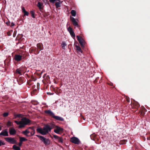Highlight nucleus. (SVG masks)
<instances>
[{
    "label": "nucleus",
    "instance_id": "nucleus-1",
    "mask_svg": "<svg viewBox=\"0 0 150 150\" xmlns=\"http://www.w3.org/2000/svg\"><path fill=\"white\" fill-rule=\"evenodd\" d=\"M18 117H21V120L20 121H15V122L18 125H19L18 127L21 128L24 127L26 125L29 123L30 120L25 117H22V114H18L17 115Z\"/></svg>",
    "mask_w": 150,
    "mask_h": 150
},
{
    "label": "nucleus",
    "instance_id": "nucleus-2",
    "mask_svg": "<svg viewBox=\"0 0 150 150\" xmlns=\"http://www.w3.org/2000/svg\"><path fill=\"white\" fill-rule=\"evenodd\" d=\"M52 128L50 125L47 124L45 125L43 128L39 127L37 128L36 131L41 134L45 135L50 132Z\"/></svg>",
    "mask_w": 150,
    "mask_h": 150
},
{
    "label": "nucleus",
    "instance_id": "nucleus-3",
    "mask_svg": "<svg viewBox=\"0 0 150 150\" xmlns=\"http://www.w3.org/2000/svg\"><path fill=\"white\" fill-rule=\"evenodd\" d=\"M45 112L50 115L54 119L57 120L61 121H63L64 120V119L62 117L57 116H55L54 113L50 110L45 111Z\"/></svg>",
    "mask_w": 150,
    "mask_h": 150
},
{
    "label": "nucleus",
    "instance_id": "nucleus-4",
    "mask_svg": "<svg viewBox=\"0 0 150 150\" xmlns=\"http://www.w3.org/2000/svg\"><path fill=\"white\" fill-rule=\"evenodd\" d=\"M36 136L40 138V139L44 143L45 145H48L50 144V141L48 139L45 138L42 136L37 135Z\"/></svg>",
    "mask_w": 150,
    "mask_h": 150
},
{
    "label": "nucleus",
    "instance_id": "nucleus-5",
    "mask_svg": "<svg viewBox=\"0 0 150 150\" xmlns=\"http://www.w3.org/2000/svg\"><path fill=\"white\" fill-rule=\"evenodd\" d=\"M76 38L82 47H83L84 45L85 41L82 38L79 36H77Z\"/></svg>",
    "mask_w": 150,
    "mask_h": 150
},
{
    "label": "nucleus",
    "instance_id": "nucleus-6",
    "mask_svg": "<svg viewBox=\"0 0 150 150\" xmlns=\"http://www.w3.org/2000/svg\"><path fill=\"white\" fill-rule=\"evenodd\" d=\"M70 141L72 143L76 144H79L80 143L79 139L77 137H73L71 138Z\"/></svg>",
    "mask_w": 150,
    "mask_h": 150
},
{
    "label": "nucleus",
    "instance_id": "nucleus-7",
    "mask_svg": "<svg viewBox=\"0 0 150 150\" xmlns=\"http://www.w3.org/2000/svg\"><path fill=\"white\" fill-rule=\"evenodd\" d=\"M63 129L58 126H56L54 130V132L57 134H59L62 132Z\"/></svg>",
    "mask_w": 150,
    "mask_h": 150
},
{
    "label": "nucleus",
    "instance_id": "nucleus-8",
    "mask_svg": "<svg viewBox=\"0 0 150 150\" xmlns=\"http://www.w3.org/2000/svg\"><path fill=\"white\" fill-rule=\"evenodd\" d=\"M67 30L69 32V33L71 37L73 38H75V35L74 32L73 30L70 27H69L67 28Z\"/></svg>",
    "mask_w": 150,
    "mask_h": 150
},
{
    "label": "nucleus",
    "instance_id": "nucleus-9",
    "mask_svg": "<svg viewBox=\"0 0 150 150\" xmlns=\"http://www.w3.org/2000/svg\"><path fill=\"white\" fill-rule=\"evenodd\" d=\"M53 136L54 138H55L57 140V141L61 143H63V140L62 139V137H59L56 135H54Z\"/></svg>",
    "mask_w": 150,
    "mask_h": 150
},
{
    "label": "nucleus",
    "instance_id": "nucleus-10",
    "mask_svg": "<svg viewBox=\"0 0 150 150\" xmlns=\"http://www.w3.org/2000/svg\"><path fill=\"white\" fill-rule=\"evenodd\" d=\"M0 135H2L4 136H8V133L6 129L3 130L0 133Z\"/></svg>",
    "mask_w": 150,
    "mask_h": 150
},
{
    "label": "nucleus",
    "instance_id": "nucleus-11",
    "mask_svg": "<svg viewBox=\"0 0 150 150\" xmlns=\"http://www.w3.org/2000/svg\"><path fill=\"white\" fill-rule=\"evenodd\" d=\"M71 20L72 21L74 25L76 26H78V23L74 18L71 17Z\"/></svg>",
    "mask_w": 150,
    "mask_h": 150
},
{
    "label": "nucleus",
    "instance_id": "nucleus-12",
    "mask_svg": "<svg viewBox=\"0 0 150 150\" xmlns=\"http://www.w3.org/2000/svg\"><path fill=\"white\" fill-rule=\"evenodd\" d=\"M22 58V56L19 55H16L14 57L15 59L17 61L21 60Z\"/></svg>",
    "mask_w": 150,
    "mask_h": 150
},
{
    "label": "nucleus",
    "instance_id": "nucleus-13",
    "mask_svg": "<svg viewBox=\"0 0 150 150\" xmlns=\"http://www.w3.org/2000/svg\"><path fill=\"white\" fill-rule=\"evenodd\" d=\"M43 4L42 3H40V2H38L37 4V6L40 9L43 8Z\"/></svg>",
    "mask_w": 150,
    "mask_h": 150
},
{
    "label": "nucleus",
    "instance_id": "nucleus-14",
    "mask_svg": "<svg viewBox=\"0 0 150 150\" xmlns=\"http://www.w3.org/2000/svg\"><path fill=\"white\" fill-rule=\"evenodd\" d=\"M16 130L13 128L10 129V134L14 135L16 134Z\"/></svg>",
    "mask_w": 150,
    "mask_h": 150
},
{
    "label": "nucleus",
    "instance_id": "nucleus-15",
    "mask_svg": "<svg viewBox=\"0 0 150 150\" xmlns=\"http://www.w3.org/2000/svg\"><path fill=\"white\" fill-rule=\"evenodd\" d=\"M59 2H56L55 3V5L57 8L60 6V4L62 3V1H58Z\"/></svg>",
    "mask_w": 150,
    "mask_h": 150
},
{
    "label": "nucleus",
    "instance_id": "nucleus-16",
    "mask_svg": "<svg viewBox=\"0 0 150 150\" xmlns=\"http://www.w3.org/2000/svg\"><path fill=\"white\" fill-rule=\"evenodd\" d=\"M30 133L29 131L28 130V129H26L25 131H23L22 132V133L24 134L25 135L28 136V134Z\"/></svg>",
    "mask_w": 150,
    "mask_h": 150
},
{
    "label": "nucleus",
    "instance_id": "nucleus-17",
    "mask_svg": "<svg viewBox=\"0 0 150 150\" xmlns=\"http://www.w3.org/2000/svg\"><path fill=\"white\" fill-rule=\"evenodd\" d=\"M10 143L15 144L16 143V140L14 138L10 137Z\"/></svg>",
    "mask_w": 150,
    "mask_h": 150
},
{
    "label": "nucleus",
    "instance_id": "nucleus-18",
    "mask_svg": "<svg viewBox=\"0 0 150 150\" xmlns=\"http://www.w3.org/2000/svg\"><path fill=\"white\" fill-rule=\"evenodd\" d=\"M13 148L14 150H20V148L19 147L17 146L16 145H14L13 146Z\"/></svg>",
    "mask_w": 150,
    "mask_h": 150
},
{
    "label": "nucleus",
    "instance_id": "nucleus-19",
    "mask_svg": "<svg viewBox=\"0 0 150 150\" xmlns=\"http://www.w3.org/2000/svg\"><path fill=\"white\" fill-rule=\"evenodd\" d=\"M22 69L20 68L18 69H17L16 70V73L18 74H21V73H22Z\"/></svg>",
    "mask_w": 150,
    "mask_h": 150
},
{
    "label": "nucleus",
    "instance_id": "nucleus-20",
    "mask_svg": "<svg viewBox=\"0 0 150 150\" xmlns=\"http://www.w3.org/2000/svg\"><path fill=\"white\" fill-rule=\"evenodd\" d=\"M71 15L73 16H75L76 15V12L74 10H72L71 11Z\"/></svg>",
    "mask_w": 150,
    "mask_h": 150
},
{
    "label": "nucleus",
    "instance_id": "nucleus-21",
    "mask_svg": "<svg viewBox=\"0 0 150 150\" xmlns=\"http://www.w3.org/2000/svg\"><path fill=\"white\" fill-rule=\"evenodd\" d=\"M27 140V139L23 137H20V141L21 142H23V141Z\"/></svg>",
    "mask_w": 150,
    "mask_h": 150
},
{
    "label": "nucleus",
    "instance_id": "nucleus-22",
    "mask_svg": "<svg viewBox=\"0 0 150 150\" xmlns=\"http://www.w3.org/2000/svg\"><path fill=\"white\" fill-rule=\"evenodd\" d=\"M76 47L77 50L81 53L82 52V51L81 50V49L79 46L76 45Z\"/></svg>",
    "mask_w": 150,
    "mask_h": 150
},
{
    "label": "nucleus",
    "instance_id": "nucleus-23",
    "mask_svg": "<svg viewBox=\"0 0 150 150\" xmlns=\"http://www.w3.org/2000/svg\"><path fill=\"white\" fill-rule=\"evenodd\" d=\"M66 44L65 42H63L62 44V47L63 49L64 48L65 46L66 45Z\"/></svg>",
    "mask_w": 150,
    "mask_h": 150
},
{
    "label": "nucleus",
    "instance_id": "nucleus-24",
    "mask_svg": "<svg viewBox=\"0 0 150 150\" xmlns=\"http://www.w3.org/2000/svg\"><path fill=\"white\" fill-rule=\"evenodd\" d=\"M8 115V112H5L3 114V116L4 117H7Z\"/></svg>",
    "mask_w": 150,
    "mask_h": 150
},
{
    "label": "nucleus",
    "instance_id": "nucleus-25",
    "mask_svg": "<svg viewBox=\"0 0 150 150\" xmlns=\"http://www.w3.org/2000/svg\"><path fill=\"white\" fill-rule=\"evenodd\" d=\"M30 13L31 14V16L33 18H35L34 15H35V13L33 11H30Z\"/></svg>",
    "mask_w": 150,
    "mask_h": 150
},
{
    "label": "nucleus",
    "instance_id": "nucleus-26",
    "mask_svg": "<svg viewBox=\"0 0 150 150\" xmlns=\"http://www.w3.org/2000/svg\"><path fill=\"white\" fill-rule=\"evenodd\" d=\"M23 13H24V16H28V15L29 13L27 11H25Z\"/></svg>",
    "mask_w": 150,
    "mask_h": 150
},
{
    "label": "nucleus",
    "instance_id": "nucleus-27",
    "mask_svg": "<svg viewBox=\"0 0 150 150\" xmlns=\"http://www.w3.org/2000/svg\"><path fill=\"white\" fill-rule=\"evenodd\" d=\"M4 143L3 142H2V141L0 140V146L1 145H4Z\"/></svg>",
    "mask_w": 150,
    "mask_h": 150
},
{
    "label": "nucleus",
    "instance_id": "nucleus-28",
    "mask_svg": "<svg viewBox=\"0 0 150 150\" xmlns=\"http://www.w3.org/2000/svg\"><path fill=\"white\" fill-rule=\"evenodd\" d=\"M5 139L7 142H9V137L6 138Z\"/></svg>",
    "mask_w": 150,
    "mask_h": 150
},
{
    "label": "nucleus",
    "instance_id": "nucleus-29",
    "mask_svg": "<svg viewBox=\"0 0 150 150\" xmlns=\"http://www.w3.org/2000/svg\"><path fill=\"white\" fill-rule=\"evenodd\" d=\"M22 10L23 12H24L25 11H26L25 9V8L24 7H22Z\"/></svg>",
    "mask_w": 150,
    "mask_h": 150
},
{
    "label": "nucleus",
    "instance_id": "nucleus-30",
    "mask_svg": "<svg viewBox=\"0 0 150 150\" xmlns=\"http://www.w3.org/2000/svg\"><path fill=\"white\" fill-rule=\"evenodd\" d=\"M22 142H21L20 141L19 143H18V145L19 146H21L22 144Z\"/></svg>",
    "mask_w": 150,
    "mask_h": 150
},
{
    "label": "nucleus",
    "instance_id": "nucleus-31",
    "mask_svg": "<svg viewBox=\"0 0 150 150\" xmlns=\"http://www.w3.org/2000/svg\"><path fill=\"white\" fill-rule=\"evenodd\" d=\"M30 134L32 135H33L35 134V131L33 130V132H31Z\"/></svg>",
    "mask_w": 150,
    "mask_h": 150
},
{
    "label": "nucleus",
    "instance_id": "nucleus-32",
    "mask_svg": "<svg viewBox=\"0 0 150 150\" xmlns=\"http://www.w3.org/2000/svg\"><path fill=\"white\" fill-rule=\"evenodd\" d=\"M47 93V94H49L51 95H53V93H50V92H48Z\"/></svg>",
    "mask_w": 150,
    "mask_h": 150
},
{
    "label": "nucleus",
    "instance_id": "nucleus-33",
    "mask_svg": "<svg viewBox=\"0 0 150 150\" xmlns=\"http://www.w3.org/2000/svg\"><path fill=\"white\" fill-rule=\"evenodd\" d=\"M14 25H15V24L14 23H13V22L11 23V27L13 26Z\"/></svg>",
    "mask_w": 150,
    "mask_h": 150
},
{
    "label": "nucleus",
    "instance_id": "nucleus-34",
    "mask_svg": "<svg viewBox=\"0 0 150 150\" xmlns=\"http://www.w3.org/2000/svg\"><path fill=\"white\" fill-rule=\"evenodd\" d=\"M42 1L45 3H46L47 2V0H42Z\"/></svg>",
    "mask_w": 150,
    "mask_h": 150
},
{
    "label": "nucleus",
    "instance_id": "nucleus-35",
    "mask_svg": "<svg viewBox=\"0 0 150 150\" xmlns=\"http://www.w3.org/2000/svg\"><path fill=\"white\" fill-rule=\"evenodd\" d=\"M9 124V121H8V124Z\"/></svg>",
    "mask_w": 150,
    "mask_h": 150
},
{
    "label": "nucleus",
    "instance_id": "nucleus-36",
    "mask_svg": "<svg viewBox=\"0 0 150 150\" xmlns=\"http://www.w3.org/2000/svg\"><path fill=\"white\" fill-rule=\"evenodd\" d=\"M6 24H8H8H9V22H8V23L7 22H6Z\"/></svg>",
    "mask_w": 150,
    "mask_h": 150
},
{
    "label": "nucleus",
    "instance_id": "nucleus-37",
    "mask_svg": "<svg viewBox=\"0 0 150 150\" xmlns=\"http://www.w3.org/2000/svg\"><path fill=\"white\" fill-rule=\"evenodd\" d=\"M10 126H11V122H10Z\"/></svg>",
    "mask_w": 150,
    "mask_h": 150
}]
</instances>
